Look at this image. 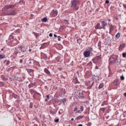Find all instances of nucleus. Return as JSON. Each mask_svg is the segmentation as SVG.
Returning <instances> with one entry per match:
<instances>
[{
  "instance_id": "54",
  "label": "nucleus",
  "mask_w": 126,
  "mask_h": 126,
  "mask_svg": "<svg viewBox=\"0 0 126 126\" xmlns=\"http://www.w3.org/2000/svg\"><path fill=\"white\" fill-rule=\"evenodd\" d=\"M36 36H38V34H37L36 35Z\"/></svg>"
},
{
  "instance_id": "45",
  "label": "nucleus",
  "mask_w": 126,
  "mask_h": 126,
  "mask_svg": "<svg viewBox=\"0 0 126 126\" xmlns=\"http://www.w3.org/2000/svg\"><path fill=\"white\" fill-rule=\"evenodd\" d=\"M124 96L126 97V93L124 94Z\"/></svg>"
},
{
  "instance_id": "17",
  "label": "nucleus",
  "mask_w": 126,
  "mask_h": 126,
  "mask_svg": "<svg viewBox=\"0 0 126 126\" xmlns=\"http://www.w3.org/2000/svg\"><path fill=\"white\" fill-rule=\"evenodd\" d=\"M83 116H80L76 118V120H80V119H82L83 118Z\"/></svg>"
},
{
  "instance_id": "39",
  "label": "nucleus",
  "mask_w": 126,
  "mask_h": 126,
  "mask_svg": "<svg viewBox=\"0 0 126 126\" xmlns=\"http://www.w3.org/2000/svg\"><path fill=\"white\" fill-rule=\"evenodd\" d=\"M21 2H23V3H25V1H24V0H21Z\"/></svg>"
},
{
  "instance_id": "5",
  "label": "nucleus",
  "mask_w": 126,
  "mask_h": 126,
  "mask_svg": "<svg viewBox=\"0 0 126 126\" xmlns=\"http://www.w3.org/2000/svg\"><path fill=\"white\" fill-rule=\"evenodd\" d=\"M58 10H53L52 11V15H53V16H54V17H56V16H57V15H58Z\"/></svg>"
},
{
  "instance_id": "20",
  "label": "nucleus",
  "mask_w": 126,
  "mask_h": 126,
  "mask_svg": "<svg viewBox=\"0 0 126 126\" xmlns=\"http://www.w3.org/2000/svg\"><path fill=\"white\" fill-rule=\"evenodd\" d=\"M11 7H12V6H11V5H9L8 6H5V8H11Z\"/></svg>"
},
{
  "instance_id": "52",
  "label": "nucleus",
  "mask_w": 126,
  "mask_h": 126,
  "mask_svg": "<svg viewBox=\"0 0 126 126\" xmlns=\"http://www.w3.org/2000/svg\"><path fill=\"white\" fill-rule=\"evenodd\" d=\"M108 21H111V20H110V19H109V20H108Z\"/></svg>"
},
{
  "instance_id": "14",
  "label": "nucleus",
  "mask_w": 126,
  "mask_h": 126,
  "mask_svg": "<svg viewBox=\"0 0 126 126\" xmlns=\"http://www.w3.org/2000/svg\"><path fill=\"white\" fill-rule=\"evenodd\" d=\"M103 87H104V83L100 84L98 87L99 89H101V88H103Z\"/></svg>"
},
{
  "instance_id": "7",
  "label": "nucleus",
  "mask_w": 126,
  "mask_h": 126,
  "mask_svg": "<svg viewBox=\"0 0 126 126\" xmlns=\"http://www.w3.org/2000/svg\"><path fill=\"white\" fill-rule=\"evenodd\" d=\"M102 27V25L100 24V23H97L95 26V28L96 29H103Z\"/></svg>"
},
{
  "instance_id": "11",
  "label": "nucleus",
  "mask_w": 126,
  "mask_h": 126,
  "mask_svg": "<svg viewBox=\"0 0 126 126\" xmlns=\"http://www.w3.org/2000/svg\"><path fill=\"white\" fill-rule=\"evenodd\" d=\"M42 22H47L48 21V19L47 18H43L41 19Z\"/></svg>"
},
{
  "instance_id": "36",
  "label": "nucleus",
  "mask_w": 126,
  "mask_h": 126,
  "mask_svg": "<svg viewBox=\"0 0 126 126\" xmlns=\"http://www.w3.org/2000/svg\"><path fill=\"white\" fill-rule=\"evenodd\" d=\"M49 36H50V37H53V34H52V33H50V34H49Z\"/></svg>"
},
{
  "instance_id": "15",
  "label": "nucleus",
  "mask_w": 126,
  "mask_h": 126,
  "mask_svg": "<svg viewBox=\"0 0 126 126\" xmlns=\"http://www.w3.org/2000/svg\"><path fill=\"white\" fill-rule=\"evenodd\" d=\"M116 38H117V39H119V38H120L121 37V33L120 32H118L116 35Z\"/></svg>"
},
{
  "instance_id": "2",
  "label": "nucleus",
  "mask_w": 126,
  "mask_h": 126,
  "mask_svg": "<svg viewBox=\"0 0 126 126\" xmlns=\"http://www.w3.org/2000/svg\"><path fill=\"white\" fill-rule=\"evenodd\" d=\"M72 7H73L75 10H78V6H77V5L76 4V0H74L72 2Z\"/></svg>"
},
{
  "instance_id": "35",
  "label": "nucleus",
  "mask_w": 126,
  "mask_h": 126,
  "mask_svg": "<svg viewBox=\"0 0 126 126\" xmlns=\"http://www.w3.org/2000/svg\"><path fill=\"white\" fill-rule=\"evenodd\" d=\"M77 109H78L77 107H75L74 110V112H75V111H77Z\"/></svg>"
},
{
  "instance_id": "16",
  "label": "nucleus",
  "mask_w": 126,
  "mask_h": 126,
  "mask_svg": "<svg viewBox=\"0 0 126 126\" xmlns=\"http://www.w3.org/2000/svg\"><path fill=\"white\" fill-rule=\"evenodd\" d=\"M108 104V101H104L102 104H101V106H105V105H107Z\"/></svg>"
},
{
  "instance_id": "48",
  "label": "nucleus",
  "mask_w": 126,
  "mask_h": 126,
  "mask_svg": "<svg viewBox=\"0 0 126 126\" xmlns=\"http://www.w3.org/2000/svg\"><path fill=\"white\" fill-rule=\"evenodd\" d=\"M45 101H46V102H47V101H48V100L47 99H45Z\"/></svg>"
},
{
  "instance_id": "19",
  "label": "nucleus",
  "mask_w": 126,
  "mask_h": 126,
  "mask_svg": "<svg viewBox=\"0 0 126 126\" xmlns=\"http://www.w3.org/2000/svg\"><path fill=\"white\" fill-rule=\"evenodd\" d=\"M4 58H5V56H4V55H0V60L1 59H4Z\"/></svg>"
},
{
  "instance_id": "9",
  "label": "nucleus",
  "mask_w": 126,
  "mask_h": 126,
  "mask_svg": "<svg viewBox=\"0 0 126 126\" xmlns=\"http://www.w3.org/2000/svg\"><path fill=\"white\" fill-rule=\"evenodd\" d=\"M113 30H114V26L111 25L110 27V32L109 33H112L113 32Z\"/></svg>"
},
{
  "instance_id": "26",
  "label": "nucleus",
  "mask_w": 126,
  "mask_h": 126,
  "mask_svg": "<svg viewBox=\"0 0 126 126\" xmlns=\"http://www.w3.org/2000/svg\"><path fill=\"white\" fill-rule=\"evenodd\" d=\"M120 78L121 80H125V77L124 76H122Z\"/></svg>"
},
{
  "instance_id": "44",
  "label": "nucleus",
  "mask_w": 126,
  "mask_h": 126,
  "mask_svg": "<svg viewBox=\"0 0 126 126\" xmlns=\"http://www.w3.org/2000/svg\"><path fill=\"white\" fill-rule=\"evenodd\" d=\"M46 96H47V98H48V99H49V98H50V97L49 96V95H47Z\"/></svg>"
},
{
  "instance_id": "34",
  "label": "nucleus",
  "mask_w": 126,
  "mask_h": 126,
  "mask_svg": "<svg viewBox=\"0 0 126 126\" xmlns=\"http://www.w3.org/2000/svg\"><path fill=\"white\" fill-rule=\"evenodd\" d=\"M62 101H63V103H64V102H66V99H64L62 100Z\"/></svg>"
},
{
  "instance_id": "38",
  "label": "nucleus",
  "mask_w": 126,
  "mask_h": 126,
  "mask_svg": "<svg viewBox=\"0 0 126 126\" xmlns=\"http://www.w3.org/2000/svg\"><path fill=\"white\" fill-rule=\"evenodd\" d=\"M96 59H98V60H100L101 58L98 56L96 57Z\"/></svg>"
},
{
  "instance_id": "47",
  "label": "nucleus",
  "mask_w": 126,
  "mask_h": 126,
  "mask_svg": "<svg viewBox=\"0 0 126 126\" xmlns=\"http://www.w3.org/2000/svg\"><path fill=\"white\" fill-rule=\"evenodd\" d=\"M73 120H74V119L71 118V121H73Z\"/></svg>"
},
{
  "instance_id": "29",
  "label": "nucleus",
  "mask_w": 126,
  "mask_h": 126,
  "mask_svg": "<svg viewBox=\"0 0 126 126\" xmlns=\"http://www.w3.org/2000/svg\"><path fill=\"white\" fill-rule=\"evenodd\" d=\"M80 109H81V111L82 112V111H83V106H80Z\"/></svg>"
},
{
  "instance_id": "23",
  "label": "nucleus",
  "mask_w": 126,
  "mask_h": 126,
  "mask_svg": "<svg viewBox=\"0 0 126 126\" xmlns=\"http://www.w3.org/2000/svg\"><path fill=\"white\" fill-rule=\"evenodd\" d=\"M34 85H35V83H34V84H31L29 85V87H32L33 86H34Z\"/></svg>"
},
{
  "instance_id": "42",
  "label": "nucleus",
  "mask_w": 126,
  "mask_h": 126,
  "mask_svg": "<svg viewBox=\"0 0 126 126\" xmlns=\"http://www.w3.org/2000/svg\"><path fill=\"white\" fill-rule=\"evenodd\" d=\"M78 126H82L83 125H82V124H79Z\"/></svg>"
},
{
  "instance_id": "51",
  "label": "nucleus",
  "mask_w": 126,
  "mask_h": 126,
  "mask_svg": "<svg viewBox=\"0 0 126 126\" xmlns=\"http://www.w3.org/2000/svg\"><path fill=\"white\" fill-rule=\"evenodd\" d=\"M89 63H90V64H91L92 63H91V62H90Z\"/></svg>"
},
{
  "instance_id": "6",
  "label": "nucleus",
  "mask_w": 126,
  "mask_h": 126,
  "mask_svg": "<svg viewBox=\"0 0 126 126\" xmlns=\"http://www.w3.org/2000/svg\"><path fill=\"white\" fill-rule=\"evenodd\" d=\"M109 60L111 63H115V62L117 61V58L111 57H110Z\"/></svg>"
},
{
  "instance_id": "31",
  "label": "nucleus",
  "mask_w": 126,
  "mask_h": 126,
  "mask_svg": "<svg viewBox=\"0 0 126 126\" xmlns=\"http://www.w3.org/2000/svg\"><path fill=\"white\" fill-rule=\"evenodd\" d=\"M109 2H110V1H109L108 0H106L105 1V3H109Z\"/></svg>"
},
{
  "instance_id": "43",
  "label": "nucleus",
  "mask_w": 126,
  "mask_h": 126,
  "mask_svg": "<svg viewBox=\"0 0 126 126\" xmlns=\"http://www.w3.org/2000/svg\"><path fill=\"white\" fill-rule=\"evenodd\" d=\"M54 37H57V36L56 34H54Z\"/></svg>"
},
{
  "instance_id": "30",
  "label": "nucleus",
  "mask_w": 126,
  "mask_h": 126,
  "mask_svg": "<svg viewBox=\"0 0 126 126\" xmlns=\"http://www.w3.org/2000/svg\"><path fill=\"white\" fill-rule=\"evenodd\" d=\"M59 119H56L55 120V123H58L59 122Z\"/></svg>"
},
{
  "instance_id": "27",
  "label": "nucleus",
  "mask_w": 126,
  "mask_h": 126,
  "mask_svg": "<svg viewBox=\"0 0 126 126\" xmlns=\"http://www.w3.org/2000/svg\"><path fill=\"white\" fill-rule=\"evenodd\" d=\"M14 36H13V35L11 34L10 35V39H14Z\"/></svg>"
},
{
  "instance_id": "28",
  "label": "nucleus",
  "mask_w": 126,
  "mask_h": 126,
  "mask_svg": "<svg viewBox=\"0 0 126 126\" xmlns=\"http://www.w3.org/2000/svg\"><path fill=\"white\" fill-rule=\"evenodd\" d=\"M45 45H47V43H43V44L42 45V46L40 47V49H42V47H43V46H45Z\"/></svg>"
},
{
  "instance_id": "50",
  "label": "nucleus",
  "mask_w": 126,
  "mask_h": 126,
  "mask_svg": "<svg viewBox=\"0 0 126 126\" xmlns=\"http://www.w3.org/2000/svg\"><path fill=\"white\" fill-rule=\"evenodd\" d=\"M59 114H61V111H59Z\"/></svg>"
},
{
  "instance_id": "40",
  "label": "nucleus",
  "mask_w": 126,
  "mask_h": 126,
  "mask_svg": "<svg viewBox=\"0 0 126 126\" xmlns=\"http://www.w3.org/2000/svg\"><path fill=\"white\" fill-rule=\"evenodd\" d=\"M15 55H17V54H18V52H14Z\"/></svg>"
},
{
  "instance_id": "10",
  "label": "nucleus",
  "mask_w": 126,
  "mask_h": 126,
  "mask_svg": "<svg viewBox=\"0 0 126 126\" xmlns=\"http://www.w3.org/2000/svg\"><path fill=\"white\" fill-rule=\"evenodd\" d=\"M114 83L115 84V85H119V84H120V83H119V80L118 79H116L114 81Z\"/></svg>"
},
{
  "instance_id": "46",
  "label": "nucleus",
  "mask_w": 126,
  "mask_h": 126,
  "mask_svg": "<svg viewBox=\"0 0 126 126\" xmlns=\"http://www.w3.org/2000/svg\"><path fill=\"white\" fill-rule=\"evenodd\" d=\"M32 51V49H30V50H29V51H30V52H31Z\"/></svg>"
},
{
  "instance_id": "25",
  "label": "nucleus",
  "mask_w": 126,
  "mask_h": 126,
  "mask_svg": "<svg viewBox=\"0 0 126 126\" xmlns=\"http://www.w3.org/2000/svg\"><path fill=\"white\" fill-rule=\"evenodd\" d=\"M24 46H20V47H19V49H20V50H21V51H22L23 50V49H24Z\"/></svg>"
},
{
  "instance_id": "3",
  "label": "nucleus",
  "mask_w": 126,
  "mask_h": 126,
  "mask_svg": "<svg viewBox=\"0 0 126 126\" xmlns=\"http://www.w3.org/2000/svg\"><path fill=\"white\" fill-rule=\"evenodd\" d=\"M90 54H91V52L90 50L85 51L84 53V56L85 57V58H88V57L90 56Z\"/></svg>"
},
{
  "instance_id": "49",
  "label": "nucleus",
  "mask_w": 126,
  "mask_h": 126,
  "mask_svg": "<svg viewBox=\"0 0 126 126\" xmlns=\"http://www.w3.org/2000/svg\"><path fill=\"white\" fill-rule=\"evenodd\" d=\"M5 80H7V78H5Z\"/></svg>"
},
{
  "instance_id": "53",
  "label": "nucleus",
  "mask_w": 126,
  "mask_h": 126,
  "mask_svg": "<svg viewBox=\"0 0 126 126\" xmlns=\"http://www.w3.org/2000/svg\"><path fill=\"white\" fill-rule=\"evenodd\" d=\"M30 108H32V106H30Z\"/></svg>"
},
{
  "instance_id": "1",
  "label": "nucleus",
  "mask_w": 126,
  "mask_h": 126,
  "mask_svg": "<svg viewBox=\"0 0 126 126\" xmlns=\"http://www.w3.org/2000/svg\"><path fill=\"white\" fill-rule=\"evenodd\" d=\"M75 95L77 97V99H79L80 100L81 99H83V94H82V92L81 91H78L75 93Z\"/></svg>"
},
{
  "instance_id": "18",
  "label": "nucleus",
  "mask_w": 126,
  "mask_h": 126,
  "mask_svg": "<svg viewBox=\"0 0 126 126\" xmlns=\"http://www.w3.org/2000/svg\"><path fill=\"white\" fill-rule=\"evenodd\" d=\"M45 71L46 73H47V74H50L51 73L50 72V71H49V70H48L47 69H45Z\"/></svg>"
},
{
  "instance_id": "22",
  "label": "nucleus",
  "mask_w": 126,
  "mask_h": 126,
  "mask_svg": "<svg viewBox=\"0 0 126 126\" xmlns=\"http://www.w3.org/2000/svg\"><path fill=\"white\" fill-rule=\"evenodd\" d=\"M100 110V111H101L102 112H103L104 113V112H105V108H102Z\"/></svg>"
},
{
  "instance_id": "41",
  "label": "nucleus",
  "mask_w": 126,
  "mask_h": 126,
  "mask_svg": "<svg viewBox=\"0 0 126 126\" xmlns=\"http://www.w3.org/2000/svg\"><path fill=\"white\" fill-rule=\"evenodd\" d=\"M22 62H23V61L22 60H20V63H22Z\"/></svg>"
},
{
  "instance_id": "32",
  "label": "nucleus",
  "mask_w": 126,
  "mask_h": 126,
  "mask_svg": "<svg viewBox=\"0 0 126 126\" xmlns=\"http://www.w3.org/2000/svg\"><path fill=\"white\" fill-rule=\"evenodd\" d=\"M123 6H124V8H125V9L126 10V4H124Z\"/></svg>"
},
{
  "instance_id": "37",
  "label": "nucleus",
  "mask_w": 126,
  "mask_h": 126,
  "mask_svg": "<svg viewBox=\"0 0 126 126\" xmlns=\"http://www.w3.org/2000/svg\"><path fill=\"white\" fill-rule=\"evenodd\" d=\"M31 71H33V70H30V69H29L28 70V72H31Z\"/></svg>"
},
{
  "instance_id": "12",
  "label": "nucleus",
  "mask_w": 126,
  "mask_h": 126,
  "mask_svg": "<svg viewBox=\"0 0 126 126\" xmlns=\"http://www.w3.org/2000/svg\"><path fill=\"white\" fill-rule=\"evenodd\" d=\"M125 47H126V44L125 43H122L120 46V49H124Z\"/></svg>"
},
{
  "instance_id": "33",
  "label": "nucleus",
  "mask_w": 126,
  "mask_h": 126,
  "mask_svg": "<svg viewBox=\"0 0 126 126\" xmlns=\"http://www.w3.org/2000/svg\"><path fill=\"white\" fill-rule=\"evenodd\" d=\"M58 41H61V36H58Z\"/></svg>"
},
{
  "instance_id": "4",
  "label": "nucleus",
  "mask_w": 126,
  "mask_h": 126,
  "mask_svg": "<svg viewBox=\"0 0 126 126\" xmlns=\"http://www.w3.org/2000/svg\"><path fill=\"white\" fill-rule=\"evenodd\" d=\"M107 23L105 21H101V27L100 28H102V29H105V27L107 26Z\"/></svg>"
},
{
  "instance_id": "13",
  "label": "nucleus",
  "mask_w": 126,
  "mask_h": 126,
  "mask_svg": "<svg viewBox=\"0 0 126 126\" xmlns=\"http://www.w3.org/2000/svg\"><path fill=\"white\" fill-rule=\"evenodd\" d=\"M56 60L57 61V62H62V59L60 57H57V58L56 59Z\"/></svg>"
},
{
  "instance_id": "24",
  "label": "nucleus",
  "mask_w": 126,
  "mask_h": 126,
  "mask_svg": "<svg viewBox=\"0 0 126 126\" xmlns=\"http://www.w3.org/2000/svg\"><path fill=\"white\" fill-rule=\"evenodd\" d=\"M122 56L123 58H126V53H123Z\"/></svg>"
},
{
  "instance_id": "21",
  "label": "nucleus",
  "mask_w": 126,
  "mask_h": 126,
  "mask_svg": "<svg viewBox=\"0 0 126 126\" xmlns=\"http://www.w3.org/2000/svg\"><path fill=\"white\" fill-rule=\"evenodd\" d=\"M99 80V76H96L95 77V81H98Z\"/></svg>"
},
{
  "instance_id": "8",
  "label": "nucleus",
  "mask_w": 126,
  "mask_h": 126,
  "mask_svg": "<svg viewBox=\"0 0 126 126\" xmlns=\"http://www.w3.org/2000/svg\"><path fill=\"white\" fill-rule=\"evenodd\" d=\"M15 14H16V12L15 11H12L11 12L7 13V15H15Z\"/></svg>"
}]
</instances>
